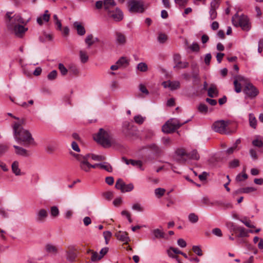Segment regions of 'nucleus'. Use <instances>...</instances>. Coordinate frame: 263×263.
Returning <instances> with one entry per match:
<instances>
[{"instance_id":"nucleus-1","label":"nucleus","mask_w":263,"mask_h":263,"mask_svg":"<svg viewBox=\"0 0 263 263\" xmlns=\"http://www.w3.org/2000/svg\"><path fill=\"white\" fill-rule=\"evenodd\" d=\"M93 139L104 147H109L116 142L110 130L103 128H100L98 132L93 135Z\"/></svg>"},{"instance_id":"nucleus-2","label":"nucleus","mask_w":263,"mask_h":263,"mask_svg":"<svg viewBox=\"0 0 263 263\" xmlns=\"http://www.w3.org/2000/svg\"><path fill=\"white\" fill-rule=\"evenodd\" d=\"M13 133L14 138L18 143L25 146H29L35 143L31 134L26 129L13 130Z\"/></svg>"},{"instance_id":"nucleus-3","label":"nucleus","mask_w":263,"mask_h":263,"mask_svg":"<svg viewBox=\"0 0 263 263\" xmlns=\"http://www.w3.org/2000/svg\"><path fill=\"white\" fill-rule=\"evenodd\" d=\"M228 122L224 120L215 121L212 126V129L220 134L230 135L235 133V130H230L228 127Z\"/></svg>"},{"instance_id":"nucleus-4","label":"nucleus","mask_w":263,"mask_h":263,"mask_svg":"<svg viewBox=\"0 0 263 263\" xmlns=\"http://www.w3.org/2000/svg\"><path fill=\"white\" fill-rule=\"evenodd\" d=\"M200 156L196 149L189 152L182 148V164H190L192 160H198Z\"/></svg>"},{"instance_id":"nucleus-5","label":"nucleus","mask_w":263,"mask_h":263,"mask_svg":"<svg viewBox=\"0 0 263 263\" xmlns=\"http://www.w3.org/2000/svg\"><path fill=\"white\" fill-rule=\"evenodd\" d=\"M180 126L179 120L171 119L164 124L162 127V132L165 133H171L178 128Z\"/></svg>"},{"instance_id":"nucleus-6","label":"nucleus","mask_w":263,"mask_h":263,"mask_svg":"<svg viewBox=\"0 0 263 263\" xmlns=\"http://www.w3.org/2000/svg\"><path fill=\"white\" fill-rule=\"evenodd\" d=\"M128 4L130 12L142 13L145 10L144 3L142 0H130Z\"/></svg>"},{"instance_id":"nucleus-7","label":"nucleus","mask_w":263,"mask_h":263,"mask_svg":"<svg viewBox=\"0 0 263 263\" xmlns=\"http://www.w3.org/2000/svg\"><path fill=\"white\" fill-rule=\"evenodd\" d=\"M122 132L124 136L128 139H132L137 136L136 128L127 122L123 123Z\"/></svg>"},{"instance_id":"nucleus-8","label":"nucleus","mask_w":263,"mask_h":263,"mask_svg":"<svg viewBox=\"0 0 263 263\" xmlns=\"http://www.w3.org/2000/svg\"><path fill=\"white\" fill-rule=\"evenodd\" d=\"M243 91L247 97L250 99L255 98L259 93L257 88L250 82L246 83Z\"/></svg>"},{"instance_id":"nucleus-9","label":"nucleus","mask_w":263,"mask_h":263,"mask_svg":"<svg viewBox=\"0 0 263 263\" xmlns=\"http://www.w3.org/2000/svg\"><path fill=\"white\" fill-rule=\"evenodd\" d=\"M233 24L236 26H237V24H235L234 22ZM238 26H240L243 31H248L250 30L251 27V23L249 21L248 17L245 15H240L238 20Z\"/></svg>"},{"instance_id":"nucleus-10","label":"nucleus","mask_w":263,"mask_h":263,"mask_svg":"<svg viewBox=\"0 0 263 263\" xmlns=\"http://www.w3.org/2000/svg\"><path fill=\"white\" fill-rule=\"evenodd\" d=\"M115 187L121 191V192H128L132 191L134 189V185L133 183L126 184L123 180L119 178L116 181Z\"/></svg>"},{"instance_id":"nucleus-11","label":"nucleus","mask_w":263,"mask_h":263,"mask_svg":"<svg viewBox=\"0 0 263 263\" xmlns=\"http://www.w3.org/2000/svg\"><path fill=\"white\" fill-rule=\"evenodd\" d=\"M8 28L12 31L18 37H21L28 30L27 28H25L23 26L19 25H13L8 24Z\"/></svg>"},{"instance_id":"nucleus-12","label":"nucleus","mask_w":263,"mask_h":263,"mask_svg":"<svg viewBox=\"0 0 263 263\" xmlns=\"http://www.w3.org/2000/svg\"><path fill=\"white\" fill-rule=\"evenodd\" d=\"M247 80L243 77L238 76L235 77L234 81V89L236 92L239 93L241 91L242 85H245L247 83Z\"/></svg>"},{"instance_id":"nucleus-13","label":"nucleus","mask_w":263,"mask_h":263,"mask_svg":"<svg viewBox=\"0 0 263 263\" xmlns=\"http://www.w3.org/2000/svg\"><path fill=\"white\" fill-rule=\"evenodd\" d=\"M12 13L11 12H7L6 13V17L8 18V21H7V25L8 24H13V25H19L20 24H24V21L23 18H22L19 15L15 14L12 17L11 16Z\"/></svg>"},{"instance_id":"nucleus-14","label":"nucleus","mask_w":263,"mask_h":263,"mask_svg":"<svg viewBox=\"0 0 263 263\" xmlns=\"http://www.w3.org/2000/svg\"><path fill=\"white\" fill-rule=\"evenodd\" d=\"M108 16L112 18L116 22L121 21L123 18V14L122 11L118 8L113 9L107 13Z\"/></svg>"},{"instance_id":"nucleus-15","label":"nucleus","mask_w":263,"mask_h":263,"mask_svg":"<svg viewBox=\"0 0 263 263\" xmlns=\"http://www.w3.org/2000/svg\"><path fill=\"white\" fill-rule=\"evenodd\" d=\"M115 41L117 45L123 46L127 43V37L124 33L116 31L115 33Z\"/></svg>"},{"instance_id":"nucleus-16","label":"nucleus","mask_w":263,"mask_h":263,"mask_svg":"<svg viewBox=\"0 0 263 263\" xmlns=\"http://www.w3.org/2000/svg\"><path fill=\"white\" fill-rule=\"evenodd\" d=\"M68 250L66 251V259L69 262H73L75 261L77 257L76 253V249L74 247L70 246L67 248Z\"/></svg>"},{"instance_id":"nucleus-17","label":"nucleus","mask_w":263,"mask_h":263,"mask_svg":"<svg viewBox=\"0 0 263 263\" xmlns=\"http://www.w3.org/2000/svg\"><path fill=\"white\" fill-rule=\"evenodd\" d=\"M219 4L217 0H214L211 3V8L209 11L210 19L213 20L217 17L216 9L218 7Z\"/></svg>"},{"instance_id":"nucleus-18","label":"nucleus","mask_w":263,"mask_h":263,"mask_svg":"<svg viewBox=\"0 0 263 263\" xmlns=\"http://www.w3.org/2000/svg\"><path fill=\"white\" fill-rule=\"evenodd\" d=\"M167 252L170 257L175 259L178 263H180L178 255L181 254V251L178 249L170 247Z\"/></svg>"},{"instance_id":"nucleus-19","label":"nucleus","mask_w":263,"mask_h":263,"mask_svg":"<svg viewBox=\"0 0 263 263\" xmlns=\"http://www.w3.org/2000/svg\"><path fill=\"white\" fill-rule=\"evenodd\" d=\"M115 236L118 240L122 241L124 243H127L130 241L128 234L126 232L118 231L115 233Z\"/></svg>"},{"instance_id":"nucleus-20","label":"nucleus","mask_w":263,"mask_h":263,"mask_svg":"<svg viewBox=\"0 0 263 263\" xmlns=\"http://www.w3.org/2000/svg\"><path fill=\"white\" fill-rule=\"evenodd\" d=\"M47 216V211L45 209H41L36 213L35 220L38 222H43L45 221Z\"/></svg>"},{"instance_id":"nucleus-21","label":"nucleus","mask_w":263,"mask_h":263,"mask_svg":"<svg viewBox=\"0 0 263 263\" xmlns=\"http://www.w3.org/2000/svg\"><path fill=\"white\" fill-rule=\"evenodd\" d=\"M17 120V122H14L13 125L12 126L13 131L20 129H24V128L23 127V125H25L26 124V120L25 118H19L15 119Z\"/></svg>"},{"instance_id":"nucleus-22","label":"nucleus","mask_w":263,"mask_h":263,"mask_svg":"<svg viewBox=\"0 0 263 263\" xmlns=\"http://www.w3.org/2000/svg\"><path fill=\"white\" fill-rule=\"evenodd\" d=\"M12 173L16 176H22L24 174L20 168V163L18 161H14L11 164Z\"/></svg>"},{"instance_id":"nucleus-23","label":"nucleus","mask_w":263,"mask_h":263,"mask_svg":"<svg viewBox=\"0 0 263 263\" xmlns=\"http://www.w3.org/2000/svg\"><path fill=\"white\" fill-rule=\"evenodd\" d=\"M162 85L164 88H169L173 90L179 87L180 83L178 81H165L162 83Z\"/></svg>"},{"instance_id":"nucleus-24","label":"nucleus","mask_w":263,"mask_h":263,"mask_svg":"<svg viewBox=\"0 0 263 263\" xmlns=\"http://www.w3.org/2000/svg\"><path fill=\"white\" fill-rule=\"evenodd\" d=\"M45 250L48 254L56 255L58 252L57 247L50 243H48L45 246Z\"/></svg>"},{"instance_id":"nucleus-25","label":"nucleus","mask_w":263,"mask_h":263,"mask_svg":"<svg viewBox=\"0 0 263 263\" xmlns=\"http://www.w3.org/2000/svg\"><path fill=\"white\" fill-rule=\"evenodd\" d=\"M116 5V4L114 0H104L103 2L104 9L107 13L114 9Z\"/></svg>"},{"instance_id":"nucleus-26","label":"nucleus","mask_w":263,"mask_h":263,"mask_svg":"<svg viewBox=\"0 0 263 263\" xmlns=\"http://www.w3.org/2000/svg\"><path fill=\"white\" fill-rule=\"evenodd\" d=\"M14 148L15 149V153L18 155L24 157H29L30 156L31 153L30 152L22 147L16 145H13Z\"/></svg>"},{"instance_id":"nucleus-27","label":"nucleus","mask_w":263,"mask_h":263,"mask_svg":"<svg viewBox=\"0 0 263 263\" xmlns=\"http://www.w3.org/2000/svg\"><path fill=\"white\" fill-rule=\"evenodd\" d=\"M50 17V15L49 13L48 10H46L42 15L37 18L36 22L40 26H41L43 24V21L45 22H48L49 21Z\"/></svg>"},{"instance_id":"nucleus-28","label":"nucleus","mask_w":263,"mask_h":263,"mask_svg":"<svg viewBox=\"0 0 263 263\" xmlns=\"http://www.w3.org/2000/svg\"><path fill=\"white\" fill-rule=\"evenodd\" d=\"M73 26L76 29L77 33L81 36L84 35L86 33V30L82 24L79 22H74L73 23Z\"/></svg>"},{"instance_id":"nucleus-29","label":"nucleus","mask_w":263,"mask_h":263,"mask_svg":"<svg viewBox=\"0 0 263 263\" xmlns=\"http://www.w3.org/2000/svg\"><path fill=\"white\" fill-rule=\"evenodd\" d=\"M208 96L211 98L216 97L218 96V90L215 84H211L208 90Z\"/></svg>"},{"instance_id":"nucleus-30","label":"nucleus","mask_w":263,"mask_h":263,"mask_svg":"<svg viewBox=\"0 0 263 263\" xmlns=\"http://www.w3.org/2000/svg\"><path fill=\"white\" fill-rule=\"evenodd\" d=\"M78 161L80 162V167L82 170L86 172H88L90 171V164L88 161H86V160Z\"/></svg>"},{"instance_id":"nucleus-31","label":"nucleus","mask_w":263,"mask_h":263,"mask_svg":"<svg viewBox=\"0 0 263 263\" xmlns=\"http://www.w3.org/2000/svg\"><path fill=\"white\" fill-rule=\"evenodd\" d=\"M146 147L152 150L155 154H159L161 153V149L160 147L154 143L147 145Z\"/></svg>"},{"instance_id":"nucleus-32","label":"nucleus","mask_w":263,"mask_h":263,"mask_svg":"<svg viewBox=\"0 0 263 263\" xmlns=\"http://www.w3.org/2000/svg\"><path fill=\"white\" fill-rule=\"evenodd\" d=\"M80 53V58L81 62L82 63H85L88 60V56L87 55V52L85 50H81L79 52Z\"/></svg>"},{"instance_id":"nucleus-33","label":"nucleus","mask_w":263,"mask_h":263,"mask_svg":"<svg viewBox=\"0 0 263 263\" xmlns=\"http://www.w3.org/2000/svg\"><path fill=\"white\" fill-rule=\"evenodd\" d=\"M117 64L119 65L120 67H126L128 65L129 61L126 57H122L117 61Z\"/></svg>"},{"instance_id":"nucleus-34","label":"nucleus","mask_w":263,"mask_h":263,"mask_svg":"<svg viewBox=\"0 0 263 263\" xmlns=\"http://www.w3.org/2000/svg\"><path fill=\"white\" fill-rule=\"evenodd\" d=\"M153 234L155 238H166V235L164 233L163 231L160 230L159 229H155L153 231Z\"/></svg>"},{"instance_id":"nucleus-35","label":"nucleus","mask_w":263,"mask_h":263,"mask_svg":"<svg viewBox=\"0 0 263 263\" xmlns=\"http://www.w3.org/2000/svg\"><path fill=\"white\" fill-rule=\"evenodd\" d=\"M85 43L87 45L88 48H89L93 44V36L92 34H88L86 36Z\"/></svg>"},{"instance_id":"nucleus-36","label":"nucleus","mask_w":263,"mask_h":263,"mask_svg":"<svg viewBox=\"0 0 263 263\" xmlns=\"http://www.w3.org/2000/svg\"><path fill=\"white\" fill-rule=\"evenodd\" d=\"M227 227L230 229L231 232L237 234L239 233L238 229H240V227L235 225L233 222H229L227 224Z\"/></svg>"},{"instance_id":"nucleus-37","label":"nucleus","mask_w":263,"mask_h":263,"mask_svg":"<svg viewBox=\"0 0 263 263\" xmlns=\"http://www.w3.org/2000/svg\"><path fill=\"white\" fill-rule=\"evenodd\" d=\"M249 123L250 126L253 128H256L257 120L254 115L252 114L249 115Z\"/></svg>"},{"instance_id":"nucleus-38","label":"nucleus","mask_w":263,"mask_h":263,"mask_svg":"<svg viewBox=\"0 0 263 263\" xmlns=\"http://www.w3.org/2000/svg\"><path fill=\"white\" fill-rule=\"evenodd\" d=\"M137 69L141 72H145L148 70V67L145 63L141 62L137 65Z\"/></svg>"},{"instance_id":"nucleus-39","label":"nucleus","mask_w":263,"mask_h":263,"mask_svg":"<svg viewBox=\"0 0 263 263\" xmlns=\"http://www.w3.org/2000/svg\"><path fill=\"white\" fill-rule=\"evenodd\" d=\"M100 167L102 169H104L108 172H111L112 168L111 166L107 162H104L103 163L100 164Z\"/></svg>"},{"instance_id":"nucleus-40","label":"nucleus","mask_w":263,"mask_h":263,"mask_svg":"<svg viewBox=\"0 0 263 263\" xmlns=\"http://www.w3.org/2000/svg\"><path fill=\"white\" fill-rule=\"evenodd\" d=\"M157 39L158 41L160 43L162 44L166 41L167 40V36L165 34L161 32L158 34Z\"/></svg>"},{"instance_id":"nucleus-41","label":"nucleus","mask_w":263,"mask_h":263,"mask_svg":"<svg viewBox=\"0 0 263 263\" xmlns=\"http://www.w3.org/2000/svg\"><path fill=\"white\" fill-rule=\"evenodd\" d=\"M189 220L193 223H196L198 221V216L195 213H191L188 216Z\"/></svg>"},{"instance_id":"nucleus-42","label":"nucleus","mask_w":263,"mask_h":263,"mask_svg":"<svg viewBox=\"0 0 263 263\" xmlns=\"http://www.w3.org/2000/svg\"><path fill=\"white\" fill-rule=\"evenodd\" d=\"M238 230L239 233L237 235V237H243L248 236V232L244 228L240 227Z\"/></svg>"},{"instance_id":"nucleus-43","label":"nucleus","mask_w":263,"mask_h":263,"mask_svg":"<svg viewBox=\"0 0 263 263\" xmlns=\"http://www.w3.org/2000/svg\"><path fill=\"white\" fill-rule=\"evenodd\" d=\"M165 192V190L163 189V188H160V187L157 188L155 190V195L158 198H160L162 196H163V195L164 194Z\"/></svg>"},{"instance_id":"nucleus-44","label":"nucleus","mask_w":263,"mask_h":263,"mask_svg":"<svg viewBox=\"0 0 263 263\" xmlns=\"http://www.w3.org/2000/svg\"><path fill=\"white\" fill-rule=\"evenodd\" d=\"M192 77L193 79L194 82H198L200 81L199 70H194V71H192Z\"/></svg>"},{"instance_id":"nucleus-45","label":"nucleus","mask_w":263,"mask_h":263,"mask_svg":"<svg viewBox=\"0 0 263 263\" xmlns=\"http://www.w3.org/2000/svg\"><path fill=\"white\" fill-rule=\"evenodd\" d=\"M189 49H190L193 52H197L200 50V47L198 43H193L192 45L189 46Z\"/></svg>"},{"instance_id":"nucleus-46","label":"nucleus","mask_w":263,"mask_h":263,"mask_svg":"<svg viewBox=\"0 0 263 263\" xmlns=\"http://www.w3.org/2000/svg\"><path fill=\"white\" fill-rule=\"evenodd\" d=\"M252 144L254 146H256L258 147H261L263 146V141L260 138H256L253 140Z\"/></svg>"},{"instance_id":"nucleus-47","label":"nucleus","mask_w":263,"mask_h":263,"mask_svg":"<svg viewBox=\"0 0 263 263\" xmlns=\"http://www.w3.org/2000/svg\"><path fill=\"white\" fill-rule=\"evenodd\" d=\"M50 214L53 217H57L59 215V210L57 206H53L51 208Z\"/></svg>"},{"instance_id":"nucleus-48","label":"nucleus","mask_w":263,"mask_h":263,"mask_svg":"<svg viewBox=\"0 0 263 263\" xmlns=\"http://www.w3.org/2000/svg\"><path fill=\"white\" fill-rule=\"evenodd\" d=\"M57 77V71L55 70L51 71L47 75V78L49 80L52 81L55 80Z\"/></svg>"},{"instance_id":"nucleus-49","label":"nucleus","mask_w":263,"mask_h":263,"mask_svg":"<svg viewBox=\"0 0 263 263\" xmlns=\"http://www.w3.org/2000/svg\"><path fill=\"white\" fill-rule=\"evenodd\" d=\"M100 259H101V257L98 252H95V251L92 252L91 260L92 262H96V261L100 260Z\"/></svg>"},{"instance_id":"nucleus-50","label":"nucleus","mask_w":263,"mask_h":263,"mask_svg":"<svg viewBox=\"0 0 263 263\" xmlns=\"http://www.w3.org/2000/svg\"><path fill=\"white\" fill-rule=\"evenodd\" d=\"M58 68L62 76H65L67 74L68 70L63 64L60 63L58 65Z\"/></svg>"},{"instance_id":"nucleus-51","label":"nucleus","mask_w":263,"mask_h":263,"mask_svg":"<svg viewBox=\"0 0 263 263\" xmlns=\"http://www.w3.org/2000/svg\"><path fill=\"white\" fill-rule=\"evenodd\" d=\"M132 209L135 211H137L138 212H143L144 211L143 207L138 203H136L132 205Z\"/></svg>"},{"instance_id":"nucleus-52","label":"nucleus","mask_w":263,"mask_h":263,"mask_svg":"<svg viewBox=\"0 0 263 263\" xmlns=\"http://www.w3.org/2000/svg\"><path fill=\"white\" fill-rule=\"evenodd\" d=\"M111 235L112 234L110 231H104L103 232V236L105 240V243L106 245L108 243L109 240L111 238Z\"/></svg>"},{"instance_id":"nucleus-53","label":"nucleus","mask_w":263,"mask_h":263,"mask_svg":"<svg viewBox=\"0 0 263 263\" xmlns=\"http://www.w3.org/2000/svg\"><path fill=\"white\" fill-rule=\"evenodd\" d=\"M145 118L143 117L141 115H137L134 117V121L136 123L141 124L143 123L145 120Z\"/></svg>"},{"instance_id":"nucleus-54","label":"nucleus","mask_w":263,"mask_h":263,"mask_svg":"<svg viewBox=\"0 0 263 263\" xmlns=\"http://www.w3.org/2000/svg\"><path fill=\"white\" fill-rule=\"evenodd\" d=\"M256 191V189L253 187H246L241 189L240 192L243 193H249Z\"/></svg>"},{"instance_id":"nucleus-55","label":"nucleus","mask_w":263,"mask_h":263,"mask_svg":"<svg viewBox=\"0 0 263 263\" xmlns=\"http://www.w3.org/2000/svg\"><path fill=\"white\" fill-rule=\"evenodd\" d=\"M91 159L95 161H103L105 160V157L101 155L92 154V155H91Z\"/></svg>"},{"instance_id":"nucleus-56","label":"nucleus","mask_w":263,"mask_h":263,"mask_svg":"<svg viewBox=\"0 0 263 263\" xmlns=\"http://www.w3.org/2000/svg\"><path fill=\"white\" fill-rule=\"evenodd\" d=\"M139 89L141 92L144 93L145 95H149V91L147 89L146 86L143 84H140L139 85Z\"/></svg>"},{"instance_id":"nucleus-57","label":"nucleus","mask_w":263,"mask_h":263,"mask_svg":"<svg viewBox=\"0 0 263 263\" xmlns=\"http://www.w3.org/2000/svg\"><path fill=\"white\" fill-rule=\"evenodd\" d=\"M201 203L204 205H212L213 203L211 202L209 198L206 197H203L201 200Z\"/></svg>"},{"instance_id":"nucleus-58","label":"nucleus","mask_w":263,"mask_h":263,"mask_svg":"<svg viewBox=\"0 0 263 263\" xmlns=\"http://www.w3.org/2000/svg\"><path fill=\"white\" fill-rule=\"evenodd\" d=\"M103 196L106 199L110 200L113 197V193L111 191H107L103 194Z\"/></svg>"},{"instance_id":"nucleus-59","label":"nucleus","mask_w":263,"mask_h":263,"mask_svg":"<svg viewBox=\"0 0 263 263\" xmlns=\"http://www.w3.org/2000/svg\"><path fill=\"white\" fill-rule=\"evenodd\" d=\"M248 178V175L246 173H243V174H238L236 178V180L237 181H242L243 180L247 179Z\"/></svg>"},{"instance_id":"nucleus-60","label":"nucleus","mask_w":263,"mask_h":263,"mask_svg":"<svg viewBox=\"0 0 263 263\" xmlns=\"http://www.w3.org/2000/svg\"><path fill=\"white\" fill-rule=\"evenodd\" d=\"M130 163L133 166H137L140 168L142 167V161L140 160H133L130 159Z\"/></svg>"},{"instance_id":"nucleus-61","label":"nucleus","mask_w":263,"mask_h":263,"mask_svg":"<svg viewBox=\"0 0 263 263\" xmlns=\"http://www.w3.org/2000/svg\"><path fill=\"white\" fill-rule=\"evenodd\" d=\"M212 233L218 237H221L222 233L221 230L219 228H214L212 230Z\"/></svg>"},{"instance_id":"nucleus-62","label":"nucleus","mask_w":263,"mask_h":263,"mask_svg":"<svg viewBox=\"0 0 263 263\" xmlns=\"http://www.w3.org/2000/svg\"><path fill=\"white\" fill-rule=\"evenodd\" d=\"M230 167L235 168L239 166V161L238 159H234L230 162Z\"/></svg>"},{"instance_id":"nucleus-63","label":"nucleus","mask_w":263,"mask_h":263,"mask_svg":"<svg viewBox=\"0 0 263 263\" xmlns=\"http://www.w3.org/2000/svg\"><path fill=\"white\" fill-rule=\"evenodd\" d=\"M193 250L198 256L202 255L201 249L198 246H194L193 247Z\"/></svg>"},{"instance_id":"nucleus-64","label":"nucleus","mask_w":263,"mask_h":263,"mask_svg":"<svg viewBox=\"0 0 263 263\" xmlns=\"http://www.w3.org/2000/svg\"><path fill=\"white\" fill-rule=\"evenodd\" d=\"M108 248L107 247L103 248L101 250L99 253L101 257V259H102L103 257V256L108 252Z\"/></svg>"}]
</instances>
